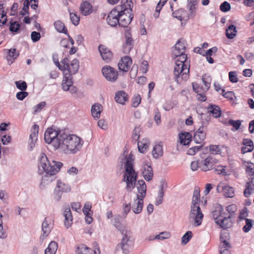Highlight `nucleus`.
<instances>
[{
	"mask_svg": "<svg viewBox=\"0 0 254 254\" xmlns=\"http://www.w3.org/2000/svg\"><path fill=\"white\" fill-rule=\"evenodd\" d=\"M60 140L61 142L58 149L67 154H76L80 150L84 143L83 139L77 135L65 131Z\"/></svg>",
	"mask_w": 254,
	"mask_h": 254,
	"instance_id": "2",
	"label": "nucleus"
},
{
	"mask_svg": "<svg viewBox=\"0 0 254 254\" xmlns=\"http://www.w3.org/2000/svg\"><path fill=\"white\" fill-rule=\"evenodd\" d=\"M120 7H116L113 8L108 14L106 18L107 22L112 27H116L119 25L118 10Z\"/></svg>",
	"mask_w": 254,
	"mask_h": 254,
	"instance_id": "13",
	"label": "nucleus"
},
{
	"mask_svg": "<svg viewBox=\"0 0 254 254\" xmlns=\"http://www.w3.org/2000/svg\"><path fill=\"white\" fill-rule=\"evenodd\" d=\"M209 151L213 154H218L221 152L219 145H211L209 146Z\"/></svg>",
	"mask_w": 254,
	"mask_h": 254,
	"instance_id": "54",
	"label": "nucleus"
},
{
	"mask_svg": "<svg viewBox=\"0 0 254 254\" xmlns=\"http://www.w3.org/2000/svg\"><path fill=\"white\" fill-rule=\"evenodd\" d=\"M250 181L246 184V189L244 191V195L246 197H249L252 193V191L254 189L252 187L253 186L254 187V176L249 178Z\"/></svg>",
	"mask_w": 254,
	"mask_h": 254,
	"instance_id": "28",
	"label": "nucleus"
},
{
	"mask_svg": "<svg viewBox=\"0 0 254 254\" xmlns=\"http://www.w3.org/2000/svg\"><path fill=\"white\" fill-rule=\"evenodd\" d=\"M31 37L32 41L34 43H35L40 40L41 38V34L38 32L33 31L31 32Z\"/></svg>",
	"mask_w": 254,
	"mask_h": 254,
	"instance_id": "55",
	"label": "nucleus"
},
{
	"mask_svg": "<svg viewBox=\"0 0 254 254\" xmlns=\"http://www.w3.org/2000/svg\"><path fill=\"white\" fill-rule=\"evenodd\" d=\"M149 144V139L147 138L142 139L141 141H137V147L139 152L145 153L147 152Z\"/></svg>",
	"mask_w": 254,
	"mask_h": 254,
	"instance_id": "27",
	"label": "nucleus"
},
{
	"mask_svg": "<svg viewBox=\"0 0 254 254\" xmlns=\"http://www.w3.org/2000/svg\"><path fill=\"white\" fill-rule=\"evenodd\" d=\"M229 123L235 128V130H238L241 124V121L239 120L234 121L230 119L229 121Z\"/></svg>",
	"mask_w": 254,
	"mask_h": 254,
	"instance_id": "57",
	"label": "nucleus"
},
{
	"mask_svg": "<svg viewBox=\"0 0 254 254\" xmlns=\"http://www.w3.org/2000/svg\"><path fill=\"white\" fill-rule=\"evenodd\" d=\"M226 211L228 212L227 215L233 217L237 211V206L234 204L229 205L226 207Z\"/></svg>",
	"mask_w": 254,
	"mask_h": 254,
	"instance_id": "45",
	"label": "nucleus"
},
{
	"mask_svg": "<svg viewBox=\"0 0 254 254\" xmlns=\"http://www.w3.org/2000/svg\"><path fill=\"white\" fill-rule=\"evenodd\" d=\"M181 70V65L180 63L178 62H176V66L174 67V73L175 74V81L179 83L181 81L180 80V71Z\"/></svg>",
	"mask_w": 254,
	"mask_h": 254,
	"instance_id": "43",
	"label": "nucleus"
},
{
	"mask_svg": "<svg viewBox=\"0 0 254 254\" xmlns=\"http://www.w3.org/2000/svg\"><path fill=\"white\" fill-rule=\"evenodd\" d=\"M79 61L77 59H73L71 64H69V68H67L64 71V77L73 78L72 75L76 74L79 69Z\"/></svg>",
	"mask_w": 254,
	"mask_h": 254,
	"instance_id": "8",
	"label": "nucleus"
},
{
	"mask_svg": "<svg viewBox=\"0 0 254 254\" xmlns=\"http://www.w3.org/2000/svg\"><path fill=\"white\" fill-rule=\"evenodd\" d=\"M14 83L16 88L20 91H25L27 88V84L25 81H16Z\"/></svg>",
	"mask_w": 254,
	"mask_h": 254,
	"instance_id": "46",
	"label": "nucleus"
},
{
	"mask_svg": "<svg viewBox=\"0 0 254 254\" xmlns=\"http://www.w3.org/2000/svg\"><path fill=\"white\" fill-rule=\"evenodd\" d=\"M170 234L169 233L167 232H163L160 233L159 235H156L154 238L152 239H159V240H164L165 239H168L170 237Z\"/></svg>",
	"mask_w": 254,
	"mask_h": 254,
	"instance_id": "53",
	"label": "nucleus"
},
{
	"mask_svg": "<svg viewBox=\"0 0 254 254\" xmlns=\"http://www.w3.org/2000/svg\"><path fill=\"white\" fill-rule=\"evenodd\" d=\"M199 201L200 191L199 188H195L193 193L190 216L191 217L194 218V223L196 226L201 225L203 217V214L199 206Z\"/></svg>",
	"mask_w": 254,
	"mask_h": 254,
	"instance_id": "6",
	"label": "nucleus"
},
{
	"mask_svg": "<svg viewBox=\"0 0 254 254\" xmlns=\"http://www.w3.org/2000/svg\"><path fill=\"white\" fill-rule=\"evenodd\" d=\"M98 50L102 59L106 63L110 62L113 57V53L111 51L105 46L100 45Z\"/></svg>",
	"mask_w": 254,
	"mask_h": 254,
	"instance_id": "16",
	"label": "nucleus"
},
{
	"mask_svg": "<svg viewBox=\"0 0 254 254\" xmlns=\"http://www.w3.org/2000/svg\"><path fill=\"white\" fill-rule=\"evenodd\" d=\"M141 100V98L139 94L135 95L132 98L131 106L133 107H137L140 103Z\"/></svg>",
	"mask_w": 254,
	"mask_h": 254,
	"instance_id": "52",
	"label": "nucleus"
},
{
	"mask_svg": "<svg viewBox=\"0 0 254 254\" xmlns=\"http://www.w3.org/2000/svg\"><path fill=\"white\" fill-rule=\"evenodd\" d=\"M118 19L119 25L122 27H127L130 23L133 18V15L130 14L129 15L127 14L124 10H118Z\"/></svg>",
	"mask_w": 254,
	"mask_h": 254,
	"instance_id": "12",
	"label": "nucleus"
},
{
	"mask_svg": "<svg viewBox=\"0 0 254 254\" xmlns=\"http://www.w3.org/2000/svg\"><path fill=\"white\" fill-rule=\"evenodd\" d=\"M206 128L200 127L194 133L193 140L196 143H201L206 137V132L204 129Z\"/></svg>",
	"mask_w": 254,
	"mask_h": 254,
	"instance_id": "20",
	"label": "nucleus"
},
{
	"mask_svg": "<svg viewBox=\"0 0 254 254\" xmlns=\"http://www.w3.org/2000/svg\"><path fill=\"white\" fill-rule=\"evenodd\" d=\"M246 171L250 176H254V164L247 166Z\"/></svg>",
	"mask_w": 254,
	"mask_h": 254,
	"instance_id": "64",
	"label": "nucleus"
},
{
	"mask_svg": "<svg viewBox=\"0 0 254 254\" xmlns=\"http://www.w3.org/2000/svg\"><path fill=\"white\" fill-rule=\"evenodd\" d=\"M28 95V93L25 91H20L16 93V97L19 100L22 101Z\"/></svg>",
	"mask_w": 254,
	"mask_h": 254,
	"instance_id": "56",
	"label": "nucleus"
},
{
	"mask_svg": "<svg viewBox=\"0 0 254 254\" xmlns=\"http://www.w3.org/2000/svg\"><path fill=\"white\" fill-rule=\"evenodd\" d=\"M142 174L144 179L147 181H149L152 179L153 176V169L150 165L145 164L143 167Z\"/></svg>",
	"mask_w": 254,
	"mask_h": 254,
	"instance_id": "24",
	"label": "nucleus"
},
{
	"mask_svg": "<svg viewBox=\"0 0 254 254\" xmlns=\"http://www.w3.org/2000/svg\"><path fill=\"white\" fill-rule=\"evenodd\" d=\"M39 128V126L36 124H35L32 126L30 130L31 133L29 136V139H32V140L35 141L37 140Z\"/></svg>",
	"mask_w": 254,
	"mask_h": 254,
	"instance_id": "41",
	"label": "nucleus"
},
{
	"mask_svg": "<svg viewBox=\"0 0 254 254\" xmlns=\"http://www.w3.org/2000/svg\"><path fill=\"white\" fill-rule=\"evenodd\" d=\"M117 7H120L119 10H124V12L127 11V13L129 14L128 9L130 12L132 11L133 3L131 0H122L121 4Z\"/></svg>",
	"mask_w": 254,
	"mask_h": 254,
	"instance_id": "23",
	"label": "nucleus"
},
{
	"mask_svg": "<svg viewBox=\"0 0 254 254\" xmlns=\"http://www.w3.org/2000/svg\"><path fill=\"white\" fill-rule=\"evenodd\" d=\"M186 41L185 40L183 39H180L175 45V51L174 52L184 51L185 52L186 49Z\"/></svg>",
	"mask_w": 254,
	"mask_h": 254,
	"instance_id": "39",
	"label": "nucleus"
},
{
	"mask_svg": "<svg viewBox=\"0 0 254 254\" xmlns=\"http://www.w3.org/2000/svg\"><path fill=\"white\" fill-rule=\"evenodd\" d=\"M218 163V160L212 156L209 155L204 160L200 161L199 168L204 171L206 172L213 169V166Z\"/></svg>",
	"mask_w": 254,
	"mask_h": 254,
	"instance_id": "10",
	"label": "nucleus"
},
{
	"mask_svg": "<svg viewBox=\"0 0 254 254\" xmlns=\"http://www.w3.org/2000/svg\"><path fill=\"white\" fill-rule=\"evenodd\" d=\"M80 10L81 13L85 15H88L92 12V6L90 1H83L80 4Z\"/></svg>",
	"mask_w": 254,
	"mask_h": 254,
	"instance_id": "21",
	"label": "nucleus"
},
{
	"mask_svg": "<svg viewBox=\"0 0 254 254\" xmlns=\"http://www.w3.org/2000/svg\"><path fill=\"white\" fill-rule=\"evenodd\" d=\"M90 249L86 245L82 244L77 248V254H88Z\"/></svg>",
	"mask_w": 254,
	"mask_h": 254,
	"instance_id": "48",
	"label": "nucleus"
},
{
	"mask_svg": "<svg viewBox=\"0 0 254 254\" xmlns=\"http://www.w3.org/2000/svg\"><path fill=\"white\" fill-rule=\"evenodd\" d=\"M130 209L131 206L130 203L128 204L124 203L123 204L124 212L123 214V216L124 217V218H126L127 217L128 213L130 211Z\"/></svg>",
	"mask_w": 254,
	"mask_h": 254,
	"instance_id": "59",
	"label": "nucleus"
},
{
	"mask_svg": "<svg viewBox=\"0 0 254 254\" xmlns=\"http://www.w3.org/2000/svg\"><path fill=\"white\" fill-rule=\"evenodd\" d=\"M191 134L189 132H182L180 134V142L184 145H188L191 141Z\"/></svg>",
	"mask_w": 254,
	"mask_h": 254,
	"instance_id": "29",
	"label": "nucleus"
},
{
	"mask_svg": "<svg viewBox=\"0 0 254 254\" xmlns=\"http://www.w3.org/2000/svg\"><path fill=\"white\" fill-rule=\"evenodd\" d=\"M21 27V24L18 22L15 21H12L11 20L9 22V29L10 32L15 34L19 32Z\"/></svg>",
	"mask_w": 254,
	"mask_h": 254,
	"instance_id": "38",
	"label": "nucleus"
},
{
	"mask_svg": "<svg viewBox=\"0 0 254 254\" xmlns=\"http://www.w3.org/2000/svg\"><path fill=\"white\" fill-rule=\"evenodd\" d=\"M50 129H47L44 134V139L45 142L48 144H52V140L51 139V135H50Z\"/></svg>",
	"mask_w": 254,
	"mask_h": 254,
	"instance_id": "61",
	"label": "nucleus"
},
{
	"mask_svg": "<svg viewBox=\"0 0 254 254\" xmlns=\"http://www.w3.org/2000/svg\"><path fill=\"white\" fill-rule=\"evenodd\" d=\"M243 144L245 146L250 147V148L254 149V143L251 139L244 138L243 139Z\"/></svg>",
	"mask_w": 254,
	"mask_h": 254,
	"instance_id": "62",
	"label": "nucleus"
},
{
	"mask_svg": "<svg viewBox=\"0 0 254 254\" xmlns=\"http://www.w3.org/2000/svg\"><path fill=\"white\" fill-rule=\"evenodd\" d=\"M143 206V199L136 197L134 200V203L132 206V211L135 214H139L142 211Z\"/></svg>",
	"mask_w": 254,
	"mask_h": 254,
	"instance_id": "25",
	"label": "nucleus"
},
{
	"mask_svg": "<svg viewBox=\"0 0 254 254\" xmlns=\"http://www.w3.org/2000/svg\"><path fill=\"white\" fill-rule=\"evenodd\" d=\"M73 78H68V77H64L62 83V89L65 91H69L72 94H75L77 92V88L73 85Z\"/></svg>",
	"mask_w": 254,
	"mask_h": 254,
	"instance_id": "14",
	"label": "nucleus"
},
{
	"mask_svg": "<svg viewBox=\"0 0 254 254\" xmlns=\"http://www.w3.org/2000/svg\"><path fill=\"white\" fill-rule=\"evenodd\" d=\"M173 54L177 58L176 62L179 63H185L187 61V55L185 54L184 51L178 52H173Z\"/></svg>",
	"mask_w": 254,
	"mask_h": 254,
	"instance_id": "37",
	"label": "nucleus"
},
{
	"mask_svg": "<svg viewBox=\"0 0 254 254\" xmlns=\"http://www.w3.org/2000/svg\"><path fill=\"white\" fill-rule=\"evenodd\" d=\"M137 189L138 194L136 195L137 198L144 199L146 194V185L144 180H139L137 183Z\"/></svg>",
	"mask_w": 254,
	"mask_h": 254,
	"instance_id": "19",
	"label": "nucleus"
},
{
	"mask_svg": "<svg viewBox=\"0 0 254 254\" xmlns=\"http://www.w3.org/2000/svg\"><path fill=\"white\" fill-rule=\"evenodd\" d=\"M132 64V60L129 56L122 58L118 63L119 69L124 72H127Z\"/></svg>",
	"mask_w": 254,
	"mask_h": 254,
	"instance_id": "17",
	"label": "nucleus"
},
{
	"mask_svg": "<svg viewBox=\"0 0 254 254\" xmlns=\"http://www.w3.org/2000/svg\"><path fill=\"white\" fill-rule=\"evenodd\" d=\"M70 191L71 188L69 185L58 180L54 190V198L57 201H59L63 193H68Z\"/></svg>",
	"mask_w": 254,
	"mask_h": 254,
	"instance_id": "7",
	"label": "nucleus"
},
{
	"mask_svg": "<svg viewBox=\"0 0 254 254\" xmlns=\"http://www.w3.org/2000/svg\"><path fill=\"white\" fill-rule=\"evenodd\" d=\"M7 54V60L8 62L10 61V64H11L19 55V52L17 51L16 48H11L8 50Z\"/></svg>",
	"mask_w": 254,
	"mask_h": 254,
	"instance_id": "30",
	"label": "nucleus"
},
{
	"mask_svg": "<svg viewBox=\"0 0 254 254\" xmlns=\"http://www.w3.org/2000/svg\"><path fill=\"white\" fill-rule=\"evenodd\" d=\"M50 129V135H51V139L52 140V145L55 149H58L60 146L61 140L60 138L63 136L64 133V130H56L52 128H48Z\"/></svg>",
	"mask_w": 254,
	"mask_h": 254,
	"instance_id": "9",
	"label": "nucleus"
},
{
	"mask_svg": "<svg viewBox=\"0 0 254 254\" xmlns=\"http://www.w3.org/2000/svg\"><path fill=\"white\" fill-rule=\"evenodd\" d=\"M236 27L233 25H230L226 30V36L229 39H233L237 35Z\"/></svg>",
	"mask_w": 254,
	"mask_h": 254,
	"instance_id": "31",
	"label": "nucleus"
},
{
	"mask_svg": "<svg viewBox=\"0 0 254 254\" xmlns=\"http://www.w3.org/2000/svg\"><path fill=\"white\" fill-rule=\"evenodd\" d=\"M197 4V1L195 0H190L188 3V6L189 8L190 17H193L195 16V12L193 10L195 9V6Z\"/></svg>",
	"mask_w": 254,
	"mask_h": 254,
	"instance_id": "44",
	"label": "nucleus"
},
{
	"mask_svg": "<svg viewBox=\"0 0 254 254\" xmlns=\"http://www.w3.org/2000/svg\"><path fill=\"white\" fill-rule=\"evenodd\" d=\"M115 101L121 104H124L128 100V95L124 91H117L115 96Z\"/></svg>",
	"mask_w": 254,
	"mask_h": 254,
	"instance_id": "26",
	"label": "nucleus"
},
{
	"mask_svg": "<svg viewBox=\"0 0 254 254\" xmlns=\"http://www.w3.org/2000/svg\"><path fill=\"white\" fill-rule=\"evenodd\" d=\"M122 216L120 215H115L112 220L113 225L121 232L123 235L121 242L116 247V250H122L125 254H128L131 249V242L128 236V231L125 227L121 223Z\"/></svg>",
	"mask_w": 254,
	"mask_h": 254,
	"instance_id": "4",
	"label": "nucleus"
},
{
	"mask_svg": "<svg viewBox=\"0 0 254 254\" xmlns=\"http://www.w3.org/2000/svg\"><path fill=\"white\" fill-rule=\"evenodd\" d=\"M120 159L122 163L125 161V173L122 181L126 183V189L131 192L135 187L137 179V174L133 167L132 156L131 154L128 156L123 155L120 157Z\"/></svg>",
	"mask_w": 254,
	"mask_h": 254,
	"instance_id": "3",
	"label": "nucleus"
},
{
	"mask_svg": "<svg viewBox=\"0 0 254 254\" xmlns=\"http://www.w3.org/2000/svg\"><path fill=\"white\" fill-rule=\"evenodd\" d=\"M229 80L232 83H237L238 81L237 74L235 71H230L229 72Z\"/></svg>",
	"mask_w": 254,
	"mask_h": 254,
	"instance_id": "58",
	"label": "nucleus"
},
{
	"mask_svg": "<svg viewBox=\"0 0 254 254\" xmlns=\"http://www.w3.org/2000/svg\"><path fill=\"white\" fill-rule=\"evenodd\" d=\"M222 190L224 195L227 197L232 198L234 196V189L229 186H224Z\"/></svg>",
	"mask_w": 254,
	"mask_h": 254,
	"instance_id": "42",
	"label": "nucleus"
},
{
	"mask_svg": "<svg viewBox=\"0 0 254 254\" xmlns=\"http://www.w3.org/2000/svg\"><path fill=\"white\" fill-rule=\"evenodd\" d=\"M126 41L123 46V51L125 54H128L133 48L134 42L131 37V35L129 31L125 32Z\"/></svg>",
	"mask_w": 254,
	"mask_h": 254,
	"instance_id": "15",
	"label": "nucleus"
},
{
	"mask_svg": "<svg viewBox=\"0 0 254 254\" xmlns=\"http://www.w3.org/2000/svg\"><path fill=\"white\" fill-rule=\"evenodd\" d=\"M64 224L66 228H69L72 224L73 217L69 206L65 208L64 212Z\"/></svg>",
	"mask_w": 254,
	"mask_h": 254,
	"instance_id": "22",
	"label": "nucleus"
},
{
	"mask_svg": "<svg viewBox=\"0 0 254 254\" xmlns=\"http://www.w3.org/2000/svg\"><path fill=\"white\" fill-rule=\"evenodd\" d=\"M152 156L155 159H158L162 156L163 154L162 145L159 143L155 145L152 151Z\"/></svg>",
	"mask_w": 254,
	"mask_h": 254,
	"instance_id": "33",
	"label": "nucleus"
},
{
	"mask_svg": "<svg viewBox=\"0 0 254 254\" xmlns=\"http://www.w3.org/2000/svg\"><path fill=\"white\" fill-rule=\"evenodd\" d=\"M192 237L191 231H187L182 237V243L183 245H186Z\"/></svg>",
	"mask_w": 254,
	"mask_h": 254,
	"instance_id": "47",
	"label": "nucleus"
},
{
	"mask_svg": "<svg viewBox=\"0 0 254 254\" xmlns=\"http://www.w3.org/2000/svg\"><path fill=\"white\" fill-rule=\"evenodd\" d=\"M211 213L215 223L220 228L226 230L232 226V217L227 215L221 205L216 204Z\"/></svg>",
	"mask_w": 254,
	"mask_h": 254,
	"instance_id": "5",
	"label": "nucleus"
},
{
	"mask_svg": "<svg viewBox=\"0 0 254 254\" xmlns=\"http://www.w3.org/2000/svg\"><path fill=\"white\" fill-rule=\"evenodd\" d=\"M58 248V244L55 241H52L45 250V254H56Z\"/></svg>",
	"mask_w": 254,
	"mask_h": 254,
	"instance_id": "36",
	"label": "nucleus"
},
{
	"mask_svg": "<svg viewBox=\"0 0 254 254\" xmlns=\"http://www.w3.org/2000/svg\"><path fill=\"white\" fill-rule=\"evenodd\" d=\"M54 27L56 30L59 33L68 34V31L64 25V24L60 20L54 22Z\"/></svg>",
	"mask_w": 254,
	"mask_h": 254,
	"instance_id": "34",
	"label": "nucleus"
},
{
	"mask_svg": "<svg viewBox=\"0 0 254 254\" xmlns=\"http://www.w3.org/2000/svg\"><path fill=\"white\" fill-rule=\"evenodd\" d=\"M200 117L202 120V125L201 126V127H203L206 128L208 124V123L210 120L211 114L210 113H207V112H206L205 113L201 112L200 114Z\"/></svg>",
	"mask_w": 254,
	"mask_h": 254,
	"instance_id": "40",
	"label": "nucleus"
},
{
	"mask_svg": "<svg viewBox=\"0 0 254 254\" xmlns=\"http://www.w3.org/2000/svg\"><path fill=\"white\" fill-rule=\"evenodd\" d=\"M63 166V164L59 161L52 160L50 162L47 156L42 153L40 159L38 172L42 174L44 172L45 175L42 177L41 184H48L55 179L54 175L57 174Z\"/></svg>",
	"mask_w": 254,
	"mask_h": 254,
	"instance_id": "1",
	"label": "nucleus"
},
{
	"mask_svg": "<svg viewBox=\"0 0 254 254\" xmlns=\"http://www.w3.org/2000/svg\"><path fill=\"white\" fill-rule=\"evenodd\" d=\"M140 130L141 128L139 127H135L132 131V138L135 142L138 141V139L140 137Z\"/></svg>",
	"mask_w": 254,
	"mask_h": 254,
	"instance_id": "49",
	"label": "nucleus"
},
{
	"mask_svg": "<svg viewBox=\"0 0 254 254\" xmlns=\"http://www.w3.org/2000/svg\"><path fill=\"white\" fill-rule=\"evenodd\" d=\"M51 223V219L48 217H46L42 224L43 233L41 234V237L43 239L46 238L49 235L53 227Z\"/></svg>",
	"mask_w": 254,
	"mask_h": 254,
	"instance_id": "18",
	"label": "nucleus"
},
{
	"mask_svg": "<svg viewBox=\"0 0 254 254\" xmlns=\"http://www.w3.org/2000/svg\"><path fill=\"white\" fill-rule=\"evenodd\" d=\"M192 86L193 91L196 93L204 92L203 91L204 87L203 86H200L198 84L196 83H192Z\"/></svg>",
	"mask_w": 254,
	"mask_h": 254,
	"instance_id": "60",
	"label": "nucleus"
},
{
	"mask_svg": "<svg viewBox=\"0 0 254 254\" xmlns=\"http://www.w3.org/2000/svg\"><path fill=\"white\" fill-rule=\"evenodd\" d=\"M202 80L204 85L203 91L206 92L210 87L212 78L209 74L205 73L202 75Z\"/></svg>",
	"mask_w": 254,
	"mask_h": 254,
	"instance_id": "35",
	"label": "nucleus"
},
{
	"mask_svg": "<svg viewBox=\"0 0 254 254\" xmlns=\"http://www.w3.org/2000/svg\"><path fill=\"white\" fill-rule=\"evenodd\" d=\"M102 72L107 80L110 81H115L118 76L117 71L113 67L107 65L102 69Z\"/></svg>",
	"mask_w": 254,
	"mask_h": 254,
	"instance_id": "11",
	"label": "nucleus"
},
{
	"mask_svg": "<svg viewBox=\"0 0 254 254\" xmlns=\"http://www.w3.org/2000/svg\"><path fill=\"white\" fill-rule=\"evenodd\" d=\"M220 9L224 12H228L231 9V5L228 2L225 1L220 4Z\"/></svg>",
	"mask_w": 254,
	"mask_h": 254,
	"instance_id": "51",
	"label": "nucleus"
},
{
	"mask_svg": "<svg viewBox=\"0 0 254 254\" xmlns=\"http://www.w3.org/2000/svg\"><path fill=\"white\" fill-rule=\"evenodd\" d=\"M69 15L70 19L72 24L75 26L78 25L80 21L79 17L77 16V14L73 12H70Z\"/></svg>",
	"mask_w": 254,
	"mask_h": 254,
	"instance_id": "50",
	"label": "nucleus"
},
{
	"mask_svg": "<svg viewBox=\"0 0 254 254\" xmlns=\"http://www.w3.org/2000/svg\"><path fill=\"white\" fill-rule=\"evenodd\" d=\"M103 106L100 103H95L92 106L90 111H102Z\"/></svg>",
	"mask_w": 254,
	"mask_h": 254,
	"instance_id": "63",
	"label": "nucleus"
},
{
	"mask_svg": "<svg viewBox=\"0 0 254 254\" xmlns=\"http://www.w3.org/2000/svg\"><path fill=\"white\" fill-rule=\"evenodd\" d=\"M243 214H244V213H241L240 215L239 216V218L240 219L245 220L246 225L244 226V227H243V230L244 232L248 233L251 230V228H252L254 223V221L251 219L245 218L243 216H242Z\"/></svg>",
	"mask_w": 254,
	"mask_h": 254,
	"instance_id": "32",
	"label": "nucleus"
}]
</instances>
